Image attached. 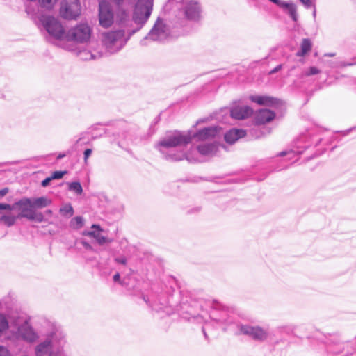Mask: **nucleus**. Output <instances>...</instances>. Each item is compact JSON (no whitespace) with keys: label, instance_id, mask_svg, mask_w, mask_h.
I'll list each match as a JSON object with an SVG mask.
<instances>
[{"label":"nucleus","instance_id":"1","mask_svg":"<svg viewBox=\"0 0 356 356\" xmlns=\"http://www.w3.org/2000/svg\"><path fill=\"white\" fill-rule=\"evenodd\" d=\"M220 131V129L217 126L205 127L196 133L176 131L161 139L156 145V148L166 159L181 161L186 159L190 161L188 156L183 149L174 152L172 148L183 147L192 140L197 142L212 139L219 134Z\"/></svg>","mask_w":356,"mask_h":356},{"label":"nucleus","instance_id":"2","mask_svg":"<svg viewBox=\"0 0 356 356\" xmlns=\"http://www.w3.org/2000/svg\"><path fill=\"white\" fill-rule=\"evenodd\" d=\"M43 327L46 338L36 346L35 356H65L66 339L61 328L48 321L44 322Z\"/></svg>","mask_w":356,"mask_h":356},{"label":"nucleus","instance_id":"3","mask_svg":"<svg viewBox=\"0 0 356 356\" xmlns=\"http://www.w3.org/2000/svg\"><path fill=\"white\" fill-rule=\"evenodd\" d=\"M183 312L180 314L181 318L194 323H203L207 325L209 319L220 324H229V321L227 318V314L225 312H221L220 315H218V312L216 310H212L211 312L208 314L207 312L202 308V306L195 303L193 305H188L183 304L181 305Z\"/></svg>","mask_w":356,"mask_h":356},{"label":"nucleus","instance_id":"4","mask_svg":"<svg viewBox=\"0 0 356 356\" xmlns=\"http://www.w3.org/2000/svg\"><path fill=\"white\" fill-rule=\"evenodd\" d=\"M10 329L8 339L13 341L22 340L27 343H33L39 338L34 330L31 318L26 315H19L10 320Z\"/></svg>","mask_w":356,"mask_h":356},{"label":"nucleus","instance_id":"5","mask_svg":"<svg viewBox=\"0 0 356 356\" xmlns=\"http://www.w3.org/2000/svg\"><path fill=\"white\" fill-rule=\"evenodd\" d=\"M39 22L47 32L45 38L47 41L68 51H73L72 47L65 44L67 32L58 19L51 16L42 15Z\"/></svg>","mask_w":356,"mask_h":356},{"label":"nucleus","instance_id":"6","mask_svg":"<svg viewBox=\"0 0 356 356\" xmlns=\"http://www.w3.org/2000/svg\"><path fill=\"white\" fill-rule=\"evenodd\" d=\"M153 10V0H138L134 7L131 22L136 28L129 30V35L140 31L147 22Z\"/></svg>","mask_w":356,"mask_h":356},{"label":"nucleus","instance_id":"7","mask_svg":"<svg viewBox=\"0 0 356 356\" xmlns=\"http://www.w3.org/2000/svg\"><path fill=\"white\" fill-rule=\"evenodd\" d=\"M131 35H125L124 30L104 32L102 34V42L109 54L117 53L127 44Z\"/></svg>","mask_w":356,"mask_h":356},{"label":"nucleus","instance_id":"8","mask_svg":"<svg viewBox=\"0 0 356 356\" xmlns=\"http://www.w3.org/2000/svg\"><path fill=\"white\" fill-rule=\"evenodd\" d=\"M91 34L90 26L87 23H80L67 31L66 42L86 43L90 40Z\"/></svg>","mask_w":356,"mask_h":356},{"label":"nucleus","instance_id":"9","mask_svg":"<svg viewBox=\"0 0 356 356\" xmlns=\"http://www.w3.org/2000/svg\"><path fill=\"white\" fill-rule=\"evenodd\" d=\"M170 35L169 26L164 23L163 19L158 17L154 25L149 31L147 35H146L140 42L141 44L145 45L147 40H152L153 41L162 42L166 40Z\"/></svg>","mask_w":356,"mask_h":356},{"label":"nucleus","instance_id":"10","mask_svg":"<svg viewBox=\"0 0 356 356\" xmlns=\"http://www.w3.org/2000/svg\"><path fill=\"white\" fill-rule=\"evenodd\" d=\"M202 8L196 0H182L179 15L189 21H198L201 18Z\"/></svg>","mask_w":356,"mask_h":356},{"label":"nucleus","instance_id":"11","mask_svg":"<svg viewBox=\"0 0 356 356\" xmlns=\"http://www.w3.org/2000/svg\"><path fill=\"white\" fill-rule=\"evenodd\" d=\"M143 300L161 317L164 315H170L175 312L177 309H175L170 304V300H166L164 296H159L156 298L151 300L147 296L143 297Z\"/></svg>","mask_w":356,"mask_h":356},{"label":"nucleus","instance_id":"12","mask_svg":"<svg viewBox=\"0 0 356 356\" xmlns=\"http://www.w3.org/2000/svg\"><path fill=\"white\" fill-rule=\"evenodd\" d=\"M238 328L240 334L248 336L252 339L257 341H264L268 338V330L258 325H238Z\"/></svg>","mask_w":356,"mask_h":356},{"label":"nucleus","instance_id":"13","mask_svg":"<svg viewBox=\"0 0 356 356\" xmlns=\"http://www.w3.org/2000/svg\"><path fill=\"white\" fill-rule=\"evenodd\" d=\"M81 7L79 0H63L60 8V15L65 19H75L81 14Z\"/></svg>","mask_w":356,"mask_h":356},{"label":"nucleus","instance_id":"14","mask_svg":"<svg viewBox=\"0 0 356 356\" xmlns=\"http://www.w3.org/2000/svg\"><path fill=\"white\" fill-rule=\"evenodd\" d=\"M99 22L104 28L110 27L114 22V14L111 4L106 1H102L99 4Z\"/></svg>","mask_w":356,"mask_h":356},{"label":"nucleus","instance_id":"15","mask_svg":"<svg viewBox=\"0 0 356 356\" xmlns=\"http://www.w3.org/2000/svg\"><path fill=\"white\" fill-rule=\"evenodd\" d=\"M18 207L20 213L18 215L19 218H29L30 216L35 211L32 204V199L24 197L15 203V209Z\"/></svg>","mask_w":356,"mask_h":356},{"label":"nucleus","instance_id":"16","mask_svg":"<svg viewBox=\"0 0 356 356\" xmlns=\"http://www.w3.org/2000/svg\"><path fill=\"white\" fill-rule=\"evenodd\" d=\"M91 229L92 230L90 231H85L83 235L94 238L99 245L112 242V239L102 234L103 230L99 225L94 224L92 225Z\"/></svg>","mask_w":356,"mask_h":356},{"label":"nucleus","instance_id":"17","mask_svg":"<svg viewBox=\"0 0 356 356\" xmlns=\"http://www.w3.org/2000/svg\"><path fill=\"white\" fill-rule=\"evenodd\" d=\"M253 110L248 106L236 105L230 109L231 117L236 120H243L250 117Z\"/></svg>","mask_w":356,"mask_h":356},{"label":"nucleus","instance_id":"18","mask_svg":"<svg viewBox=\"0 0 356 356\" xmlns=\"http://www.w3.org/2000/svg\"><path fill=\"white\" fill-rule=\"evenodd\" d=\"M275 117L273 111L269 109H260L255 113L254 120L257 124H264L272 121Z\"/></svg>","mask_w":356,"mask_h":356},{"label":"nucleus","instance_id":"19","mask_svg":"<svg viewBox=\"0 0 356 356\" xmlns=\"http://www.w3.org/2000/svg\"><path fill=\"white\" fill-rule=\"evenodd\" d=\"M218 149V146L216 143H204L197 146V152L205 156H215Z\"/></svg>","mask_w":356,"mask_h":356},{"label":"nucleus","instance_id":"20","mask_svg":"<svg viewBox=\"0 0 356 356\" xmlns=\"http://www.w3.org/2000/svg\"><path fill=\"white\" fill-rule=\"evenodd\" d=\"M245 136V131L243 129H233L225 134V140L229 144H233L239 138Z\"/></svg>","mask_w":356,"mask_h":356},{"label":"nucleus","instance_id":"21","mask_svg":"<svg viewBox=\"0 0 356 356\" xmlns=\"http://www.w3.org/2000/svg\"><path fill=\"white\" fill-rule=\"evenodd\" d=\"M250 99L259 105L265 106H273L277 102V99L268 96L251 95Z\"/></svg>","mask_w":356,"mask_h":356},{"label":"nucleus","instance_id":"22","mask_svg":"<svg viewBox=\"0 0 356 356\" xmlns=\"http://www.w3.org/2000/svg\"><path fill=\"white\" fill-rule=\"evenodd\" d=\"M280 7L287 12L293 21L296 22L298 20L296 6L292 1H283Z\"/></svg>","mask_w":356,"mask_h":356},{"label":"nucleus","instance_id":"23","mask_svg":"<svg viewBox=\"0 0 356 356\" xmlns=\"http://www.w3.org/2000/svg\"><path fill=\"white\" fill-rule=\"evenodd\" d=\"M117 22L118 23L124 27H128L131 22V17L130 18L129 13L123 9L120 8L118 10L117 14Z\"/></svg>","mask_w":356,"mask_h":356},{"label":"nucleus","instance_id":"24","mask_svg":"<svg viewBox=\"0 0 356 356\" xmlns=\"http://www.w3.org/2000/svg\"><path fill=\"white\" fill-rule=\"evenodd\" d=\"M312 47V42L309 39L304 38L300 44V49L297 51L296 56L298 57H303L308 54Z\"/></svg>","mask_w":356,"mask_h":356},{"label":"nucleus","instance_id":"25","mask_svg":"<svg viewBox=\"0 0 356 356\" xmlns=\"http://www.w3.org/2000/svg\"><path fill=\"white\" fill-rule=\"evenodd\" d=\"M51 204V200L47 197H40L32 199V204L34 209H42Z\"/></svg>","mask_w":356,"mask_h":356},{"label":"nucleus","instance_id":"26","mask_svg":"<svg viewBox=\"0 0 356 356\" xmlns=\"http://www.w3.org/2000/svg\"><path fill=\"white\" fill-rule=\"evenodd\" d=\"M102 56V54L99 51H96L94 50L93 51L83 50L79 52V56L82 60H95L100 58Z\"/></svg>","mask_w":356,"mask_h":356},{"label":"nucleus","instance_id":"27","mask_svg":"<svg viewBox=\"0 0 356 356\" xmlns=\"http://www.w3.org/2000/svg\"><path fill=\"white\" fill-rule=\"evenodd\" d=\"M17 218H19L18 216H15L11 213L4 214L0 217V222L7 227H11L15 223Z\"/></svg>","mask_w":356,"mask_h":356},{"label":"nucleus","instance_id":"28","mask_svg":"<svg viewBox=\"0 0 356 356\" xmlns=\"http://www.w3.org/2000/svg\"><path fill=\"white\" fill-rule=\"evenodd\" d=\"M8 329H10L9 321L4 314L0 313V337L8 330Z\"/></svg>","mask_w":356,"mask_h":356},{"label":"nucleus","instance_id":"29","mask_svg":"<svg viewBox=\"0 0 356 356\" xmlns=\"http://www.w3.org/2000/svg\"><path fill=\"white\" fill-rule=\"evenodd\" d=\"M84 224L83 218L81 216H76L70 222V226L74 229H81Z\"/></svg>","mask_w":356,"mask_h":356},{"label":"nucleus","instance_id":"30","mask_svg":"<svg viewBox=\"0 0 356 356\" xmlns=\"http://www.w3.org/2000/svg\"><path fill=\"white\" fill-rule=\"evenodd\" d=\"M68 190L74 192L76 195H81L83 193V188L81 184L79 181H73L67 183Z\"/></svg>","mask_w":356,"mask_h":356},{"label":"nucleus","instance_id":"31","mask_svg":"<svg viewBox=\"0 0 356 356\" xmlns=\"http://www.w3.org/2000/svg\"><path fill=\"white\" fill-rule=\"evenodd\" d=\"M59 212L63 216L71 217L74 214V209L71 204H66L60 208Z\"/></svg>","mask_w":356,"mask_h":356},{"label":"nucleus","instance_id":"32","mask_svg":"<svg viewBox=\"0 0 356 356\" xmlns=\"http://www.w3.org/2000/svg\"><path fill=\"white\" fill-rule=\"evenodd\" d=\"M321 72V70L315 66H311L308 69L304 70L302 72L301 77L309 76L312 75L318 74Z\"/></svg>","mask_w":356,"mask_h":356},{"label":"nucleus","instance_id":"33","mask_svg":"<svg viewBox=\"0 0 356 356\" xmlns=\"http://www.w3.org/2000/svg\"><path fill=\"white\" fill-rule=\"evenodd\" d=\"M29 220H35L38 222H42L44 221V218L41 212L38 213L35 211H34L33 213L30 216Z\"/></svg>","mask_w":356,"mask_h":356},{"label":"nucleus","instance_id":"34","mask_svg":"<svg viewBox=\"0 0 356 356\" xmlns=\"http://www.w3.org/2000/svg\"><path fill=\"white\" fill-rule=\"evenodd\" d=\"M58 0H39L42 7L47 9L51 8Z\"/></svg>","mask_w":356,"mask_h":356},{"label":"nucleus","instance_id":"35","mask_svg":"<svg viewBox=\"0 0 356 356\" xmlns=\"http://www.w3.org/2000/svg\"><path fill=\"white\" fill-rule=\"evenodd\" d=\"M356 65V57L352 58L351 61H340L335 65V67H347L352 66Z\"/></svg>","mask_w":356,"mask_h":356},{"label":"nucleus","instance_id":"36","mask_svg":"<svg viewBox=\"0 0 356 356\" xmlns=\"http://www.w3.org/2000/svg\"><path fill=\"white\" fill-rule=\"evenodd\" d=\"M65 173H66V171H55L52 173V175L51 176V179H61Z\"/></svg>","mask_w":356,"mask_h":356},{"label":"nucleus","instance_id":"37","mask_svg":"<svg viewBox=\"0 0 356 356\" xmlns=\"http://www.w3.org/2000/svg\"><path fill=\"white\" fill-rule=\"evenodd\" d=\"M15 209V204H9L6 203H0V210L12 211Z\"/></svg>","mask_w":356,"mask_h":356},{"label":"nucleus","instance_id":"38","mask_svg":"<svg viewBox=\"0 0 356 356\" xmlns=\"http://www.w3.org/2000/svg\"><path fill=\"white\" fill-rule=\"evenodd\" d=\"M295 154H296L295 151L290 150L289 152H286V151L281 152L280 153H279L278 156H285V155H289V159H292L294 156Z\"/></svg>","mask_w":356,"mask_h":356},{"label":"nucleus","instance_id":"39","mask_svg":"<svg viewBox=\"0 0 356 356\" xmlns=\"http://www.w3.org/2000/svg\"><path fill=\"white\" fill-rule=\"evenodd\" d=\"M0 356H10L8 349L2 346H0Z\"/></svg>","mask_w":356,"mask_h":356},{"label":"nucleus","instance_id":"40","mask_svg":"<svg viewBox=\"0 0 356 356\" xmlns=\"http://www.w3.org/2000/svg\"><path fill=\"white\" fill-rule=\"evenodd\" d=\"M92 149H86L84 152H83V154H84V162L85 163H87V161H88V159L89 158V156L91 155L92 154Z\"/></svg>","mask_w":356,"mask_h":356},{"label":"nucleus","instance_id":"41","mask_svg":"<svg viewBox=\"0 0 356 356\" xmlns=\"http://www.w3.org/2000/svg\"><path fill=\"white\" fill-rule=\"evenodd\" d=\"M115 261L118 264L125 265L127 264V259L125 257H116L115 258Z\"/></svg>","mask_w":356,"mask_h":356},{"label":"nucleus","instance_id":"42","mask_svg":"<svg viewBox=\"0 0 356 356\" xmlns=\"http://www.w3.org/2000/svg\"><path fill=\"white\" fill-rule=\"evenodd\" d=\"M51 180L52 179H51V177H47L42 181V186L43 187L47 186Z\"/></svg>","mask_w":356,"mask_h":356},{"label":"nucleus","instance_id":"43","mask_svg":"<svg viewBox=\"0 0 356 356\" xmlns=\"http://www.w3.org/2000/svg\"><path fill=\"white\" fill-rule=\"evenodd\" d=\"M282 68V65H278L275 68H273L271 71H270L269 74H273L277 72H279Z\"/></svg>","mask_w":356,"mask_h":356},{"label":"nucleus","instance_id":"44","mask_svg":"<svg viewBox=\"0 0 356 356\" xmlns=\"http://www.w3.org/2000/svg\"><path fill=\"white\" fill-rule=\"evenodd\" d=\"M300 1L307 8H309L312 5L310 0H300Z\"/></svg>","mask_w":356,"mask_h":356},{"label":"nucleus","instance_id":"45","mask_svg":"<svg viewBox=\"0 0 356 356\" xmlns=\"http://www.w3.org/2000/svg\"><path fill=\"white\" fill-rule=\"evenodd\" d=\"M8 192V189L7 188H3L0 190V198L6 195Z\"/></svg>","mask_w":356,"mask_h":356},{"label":"nucleus","instance_id":"46","mask_svg":"<svg viewBox=\"0 0 356 356\" xmlns=\"http://www.w3.org/2000/svg\"><path fill=\"white\" fill-rule=\"evenodd\" d=\"M113 281L115 282H120V275L119 273H117L113 276Z\"/></svg>","mask_w":356,"mask_h":356},{"label":"nucleus","instance_id":"47","mask_svg":"<svg viewBox=\"0 0 356 356\" xmlns=\"http://www.w3.org/2000/svg\"><path fill=\"white\" fill-rule=\"evenodd\" d=\"M82 244L84 246V248H86V249H91L92 248L91 245L88 243H87L86 241H83Z\"/></svg>","mask_w":356,"mask_h":356},{"label":"nucleus","instance_id":"48","mask_svg":"<svg viewBox=\"0 0 356 356\" xmlns=\"http://www.w3.org/2000/svg\"><path fill=\"white\" fill-rule=\"evenodd\" d=\"M113 2H114L118 6H120L124 0H111Z\"/></svg>","mask_w":356,"mask_h":356},{"label":"nucleus","instance_id":"49","mask_svg":"<svg viewBox=\"0 0 356 356\" xmlns=\"http://www.w3.org/2000/svg\"><path fill=\"white\" fill-rule=\"evenodd\" d=\"M66 154L65 153H60L59 154L58 156H57V159H61L63 158H64L65 156H66Z\"/></svg>","mask_w":356,"mask_h":356},{"label":"nucleus","instance_id":"50","mask_svg":"<svg viewBox=\"0 0 356 356\" xmlns=\"http://www.w3.org/2000/svg\"><path fill=\"white\" fill-rule=\"evenodd\" d=\"M202 330V332H203V334L204 335V337L207 339V334L206 333V327L203 326Z\"/></svg>","mask_w":356,"mask_h":356},{"label":"nucleus","instance_id":"51","mask_svg":"<svg viewBox=\"0 0 356 356\" xmlns=\"http://www.w3.org/2000/svg\"><path fill=\"white\" fill-rule=\"evenodd\" d=\"M324 56H329V57H333L335 56V54L334 53H328V54H325Z\"/></svg>","mask_w":356,"mask_h":356},{"label":"nucleus","instance_id":"52","mask_svg":"<svg viewBox=\"0 0 356 356\" xmlns=\"http://www.w3.org/2000/svg\"><path fill=\"white\" fill-rule=\"evenodd\" d=\"M45 213L47 214V215H51L52 214V211L50 210V209H48L45 211Z\"/></svg>","mask_w":356,"mask_h":356},{"label":"nucleus","instance_id":"53","mask_svg":"<svg viewBox=\"0 0 356 356\" xmlns=\"http://www.w3.org/2000/svg\"><path fill=\"white\" fill-rule=\"evenodd\" d=\"M321 138H318V139L316 140V142L315 145H317L321 142Z\"/></svg>","mask_w":356,"mask_h":356},{"label":"nucleus","instance_id":"54","mask_svg":"<svg viewBox=\"0 0 356 356\" xmlns=\"http://www.w3.org/2000/svg\"><path fill=\"white\" fill-rule=\"evenodd\" d=\"M200 209H201L200 207H197V208H195V211L197 212V211H200Z\"/></svg>","mask_w":356,"mask_h":356}]
</instances>
